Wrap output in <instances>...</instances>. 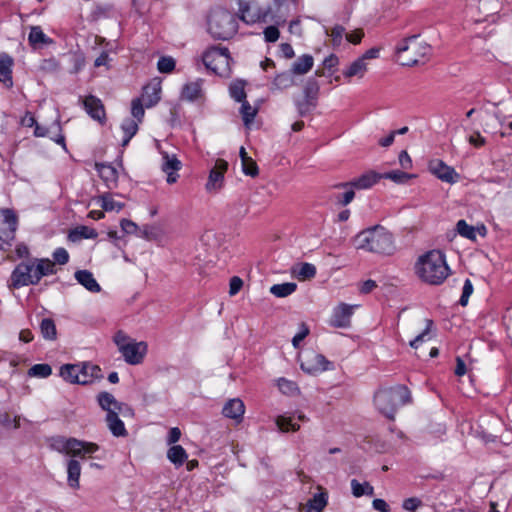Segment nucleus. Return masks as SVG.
<instances>
[{"label":"nucleus","instance_id":"nucleus-1","mask_svg":"<svg viewBox=\"0 0 512 512\" xmlns=\"http://www.w3.org/2000/svg\"><path fill=\"white\" fill-rule=\"evenodd\" d=\"M411 402V392L402 384L380 387L374 394L376 409L389 420H394L397 410Z\"/></svg>","mask_w":512,"mask_h":512},{"label":"nucleus","instance_id":"nucleus-2","mask_svg":"<svg viewBox=\"0 0 512 512\" xmlns=\"http://www.w3.org/2000/svg\"><path fill=\"white\" fill-rule=\"evenodd\" d=\"M415 269L418 277L430 285L441 284L450 272L445 257L439 250H432L421 256Z\"/></svg>","mask_w":512,"mask_h":512},{"label":"nucleus","instance_id":"nucleus-3","mask_svg":"<svg viewBox=\"0 0 512 512\" xmlns=\"http://www.w3.org/2000/svg\"><path fill=\"white\" fill-rule=\"evenodd\" d=\"M356 249L390 255L395 251L392 234L382 226L366 229L354 238Z\"/></svg>","mask_w":512,"mask_h":512},{"label":"nucleus","instance_id":"nucleus-4","mask_svg":"<svg viewBox=\"0 0 512 512\" xmlns=\"http://www.w3.org/2000/svg\"><path fill=\"white\" fill-rule=\"evenodd\" d=\"M431 47L413 35L402 40L396 47L397 61L403 66L417 65L426 59Z\"/></svg>","mask_w":512,"mask_h":512},{"label":"nucleus","instance_id":"nucleus-5","mask_svg":"<svg viewBox=\"0 0 512 512\" xmlns=\"http://www.w3.org/2000/svg\"><path fill=\"white\" fill-rule=\"evenodd\" d=\"M238 30V22L235 15L224 9L212 10L208 19V31L214 39L228 40Z\"/></svg>","mask_w":512,"mask_h":512},{"label":"nucleus","instance_id":"nucleus-6","mask_svg":"<svg viewBox=\"0 0 512 512\" xmlns=\"http://www.w3.org/2000/svg\"><path fill=\"white\" fill-rule=\"evenodd\" d=\"M203 63L207 69L221 77H227L231 72V58L226 47L211 46L203 54Z\"/></svg>","mask_w":512,"mask_h":512},{"label":"nucleus","instance_id":"nucleus-7","mask_svg":"<svg viewBox=\"0 0 512 512\" xmlns=\"http://www.w3.org/2000/svg\"><path fill=\"white\" fill-rule=\"evenodd\" d=\"M301 369L308 374H318L332 370L333 362L327 360L323 354H297Z\"/></svg>","mask_w":512,"mask_h":512},{"label":"nucleus","instance_id":"nucleus-8","mask_svg":"<svg viewBox=\"0 0 512 512\" xmlns=\"http://www.w3.org/2000/svg\"><path fill=\"white\" fill-rule=\"evenodd\" d=\"M240 19L247 24H254L265 19L267 11L256 0H236Z\"/></svg>","mask_w":512,"mask_h":512},{"label":"nucleus","instance_id":"nucleus-9","mask_svg":"<svg viewBox=\"0 0 512 512\" xmlns=\"http://www.w3.org/2000/svg\"><path fill=\"white\" fill-rule=\"evenodd\" d=\"M60 442L63 444L62 449L66 451V454L81 459H85L87 455H91L99 450V446L96 443L85 442L76 438L62 439Z\"/></svg>","mask_w":512,"mask_h":512},{"label":"nucleus","instance_id":"nucleus-10","mask_svg":"<svg viewBox=\"0 0 512 512\" xmlns=\"http://www.w3.org/2000/svg\"><path fill=\"white\" fill-rule=\"evenodd\" d=\"M12 285L15 288L37 284L39 282L34 263H20L14 269L11 276Z\"/></svg>","mask_w":512,"mask_h":512},{"label":"nucleus","instance_id":"nucleus-11","mask_svg":"<svg viewBox=\"0 0 512 512\" xmlns=\"http://www.w3.org/2000/svg\"><path fill=\"white\" fill-rule=\"evenodd\" d=\"M228 169L227 161L217 159L214 167L210 170L208 181L206 183V190L208 192L216 193L223 187L224 174Z\"/></svg>","mask_w":512,"mask_h":512},{"label":"nucleus","instance_id":"nucleus-12","mask_svg":"<svg viewBox=\"0 0 512 512\" xmlns=\"http://www.w3.org/2000/svg\"><path fill=\"white\" fill-rule=\"evenodd\" d=\"M114 342L120 352H146L148 350L147 342L136 341L122 331H118L115 334Z\"/></svg>","mask_w":512,"mask_h":512},{"label":"nucleus","instance_id":"nucleus-13","mask_svg":"<svg viewBox=\"0 0 512 512\" xmlns=\"http://www.w3.org/2000/svg\"><path fill=\"white\" fill-rule=\"evenodd\" d=\"M429 170L440 180L447 183H455L459 175L456 173L454 168L445 164L442 160L434 159L429 162Z\"/></svg>","mask_w":512,"mask_h":512},{"label":"nucleus","instance_id":"nucleus-14","mask_svg":"<svg viewBox=\"0 0 512 512\" xmlns=\"http://www.w3.org/2000/svg\"><path fill=\"white\" fill-rule=\"evenodd\" d=\"M355 307L357 306L348 305L346 303H340L337 307H335L331 317L332 326L339 328L349 327L351 323V316Z\"/></svg>","mask_w":512,"mask_h":512},{"label":"nucleus","instance_id":"nucleus-15","mask_svg":"<svg viewBox=\"0 0 512 512\" xmlns=\"http://www.w3.org/2000/svg\"><path fill=\"white\" fill-rule=\"evenodd\" d=\"M380 179H382V175L380 173L370 170L362 174L361 176L355 178L354 180L350 182L341 183L336 187H354L356 189H369L373 185H375Z\"/></svg>","mask_w":512,"mask_h":512},{"label":"nucleus","instance_id":"nucleus-16","mask_svg":"<svg viewBox=\"0 0 512 512\" xmlns=\"http://www.w3.org/2000/svg\"><path fill=\"white\" fill-rule=\"evenodd\" d=\"M162 171L167 174V183L173 184L177 181L179 175L177 172L181 169V162L177 159L175 154L162 152Z\"/></svg>","mask_w":512,"mask_h":512},{"label":"nucleus","instance_id":"nucleus-17","mask_svg":"<svg viewBox=\"0 0 512 512\" xmlns=\"http://www.w3.org/2000/svg\"><path fill=\"white\" fill-rule=\"evenodd\" d=\"M160 94L161 84L159 81L155 80L150 82L143 88V93L140 99L141 101H143L145 106L149 108L156 105L159 102L161 98Z\"/></svg>","mask_w":512,"mask_h":512},{"label":"nucleus","instance_id":"nucleus-18","mask_svg":"<svg viewBox=\"0 0 512 512\" xmlns=\"http://www.w3.org/2000/svg\"><path fill=\"white\" fill-rule=\"evenodd\" d=\"M0 216L2 224L8 225V230H3L6 239L13 240L18 227V216L14 210L9 208H0Z\"/></svg>","mask_w":512,"mask_h":512},{"label":"nucleus","instance_id":"nucleus-19","mask_svg":"<svg viewBox=\"0 0 512 512\" xmlns=\"http://www.w3.org/2000/svg\"><path fill=\"white\" fill-rule=\"evenodd\" d=\"M245 412V406L239 398L230 399L222 409V414L226 418L234 419L237 422L242 421Z\"/></svg>","mask_w":512,"mask_h":512},{"label":"nucleus","instance_id":"nucleus-20","mask_svg":"<svg viewBox=\"0 0 512 512\" xmlns=\"http://www.w3.org/2000/svg\"><path fill=\"white\" fill-rule=\"evenodd\" d=\"M83 104L85 110L93 119L101 121L105 117L104 106L100 99L95 96H87L84 99Z\"/></svg>","mask_w":512,"mask_h":512},{"label":"nucleus","instance_id":"nucleus-21","mask_svg":"<svg viewBox=\"0 0 512 512\" xmlns=\"http://www.w3.org/2000/svg\"><path fill=\"white\" fill-rule=\"evenodd\" d=\"M95 168L100 176V178L105 182L106 186L108 188H113L118 179V172L117 170L108 164H95Z\"/></svg>","mask_w":512,"mask_h":512},{"label":"nucleus","instance_id":"nucleus-22","mask_svg":"<svg viewBox=\"0 0 512 512\" xmlns=\"http://www.w3.org/2000/svg\"><path fill=\"white\" fill-rule=\"evenodd\" d=\"M12 65L13 59L7 55L2 54L0 56V82H2L7 88L12 87Z\"/></svg>","mask_w":512,"mask_h":512},{"label":"nucleus","instance_id":"nucleus-23","mask_svg":"<svg viewBox=\"0 0 512 512\" xmlns=\"http://www.w3.org/2000/svg\"><path fill=\"white\" fill-rule=\"evenodd\" d=\"M99 406L107 413L109 411H121L123 404L118 402L116 398L109 392L103 391L97 395Z\"/></svg>","mask_w":512,"mask_h":512},{"label":"nucleus","instance_id":"nucleus-24","mask_svg":"<svg viewBox=\"0 0 512 512\" xmlns=\"http://www.w3.org/2000/svg\"><path fill=\"white\" fill-rule=\"evenodd\" d=\"M76 280L84 286L88 291L96 293L101 290L93 274L88 270H79L75 272Z\"/></svg>","mask_w":512,"mask_h":512},{"label":"nucleus","instance_id":"nucleus-25","mask_svg":"<svg viewBox=\"0 0 512 512\" xmlns=\"http://www.w3.org/2000/svg\"><path fill=\"white\" fill-rule=\"evenodd\" d=\"M81 475V465L78 460L70 459L67 463V482L73 489L79 488V479Z\"/></svg>","mask_w":512,"mask_h":512},{"label":"nucleus","instance_id":"nucleus-26","mask_svg":"<svg viewBox=\"0 0 512 512\" xmlns=\"http://www.w3.org/2000/svg\"><path fill=\"white\" fill-rule=\"evenodd\" d=\"M106 421L112 434L116 437L125 436L127 431L123 421L118 417L117 411H109L106 415Z\"/></svg>","mask_w":512,"mask_h":512},{"label":"nucleus","instance_id":"nucleus-27","mask_svg":"<svg viewBox=\"0 0 512 512\" xmlns=\"http://www.w3.org/2000/svg\"><path fill=\"white\" fill-rule=\"evenodd\" d=\"M425 324L424 330L419 333L414 339L409 341V345L412 349L422 348V344L432 340L433 333L431 331L432 321L429 319H423Z\"/></svg>","mask_w":512,"mask_h":512},{"label":"nucleus","instance_id":"nucleus-28","mask_svg":"<svg viewBox=\"0 0 512 512\" xmlns=\"http://www.w3.org/2000/svg\"><path fill=\"white\" fill-rule=\"evenodd\" d=\"M472 364H473V360L471 359L470 354H463L462 356H457L454 374L457 377H462V376L468 374L470 380H472V375H471Z\"/></svg>","mask_w":512,"mask_h":512},{"label":"nucleus","instance_id":"nucleus-29","mask_svg":"<svg viewBox=\"0 0 512 512\" xmlns=\"http://www.w3.org/2000/svg\"><path fill=\"white\" fill-rule=\"evenodd\" d=\"M80 372L78 364H64L60 367L59 375L68 383L80 384Z\"/></svg>","mask_w":512,"mask_h":512},{"label":"nucleus","instance_id":"nucleus-30","mask_svg":"<svg viewBox=\"0 0 512 512\" xmlns=\"http://www.w3.org/2000/svg\"><path fill=\"white\" fill-rule=\"evenodd\" d=\"M97 204L104 210V211H116L119 212L124 208V203L115 201L113 199V195L110 193H104L96 198Z\"/></svg>","mask_w":512,"mask_h":512},{"label":"nucleus","instance_id":"nucleus-31","mask_svg":"<svg viewBox=\"0 0 512 512\" xmlns=\"http://www.w3.org/2000/svg\"><path fill=\"white\" fill-rule=\"evenodd\" d=\"M167 458L178 468L185 463L188 455L181 445H173L167 451Z\"/></svg>","mask_w":512,"mask_h":512},{"label":"nucleus","instance_id":"nucleus-32","mask_svg":"<svg viewBox=\"0 0 512 512\" xmlns=\"http://www.w3.org/2000/svg\"><path fill=\"white\" fill-rule=\"evenodd\" d=\"M313 57L305 54L299 57L292 65L291 72L297 75L306 74L313 67Z\"/></svg>","mask_w":512,"mask_h":512},{"label":"nucleus","instance_id":"nucleus-33","mask_svg":"<svg viewBox=\"0 0 512 512\" xmlns=\"http://www.w3.org/2000/svg\"><path fill=\"white\" fill-rule=\"evenodd\" d=\"M328 503V494L321 491L315 494L307 503V512H322Z\"/></svg>","mask_w":512,"mask_h":512},{"label":"nucleus","instance_id":"nucleus-34","mask_svg":"<svg viewBox=\"0 0 512 512\" xmlns=\"http://www.w3.org/2000/svg\"><path fill=\"white\" fill-rule=\"evenodd\" d=\"M367 71V63L363 61V59L358 58L353 63H351L345 70H343V75L346 78H351L357 76L362 78Z\"/></svg>","mask_w":512,"mask_h":512},{"label":"nucleus","instance_id":"nucleus-35","mask_svg":"<svg viewBox=\"0 0 512 512\" xmlns=\"http://www.w3.org/2000/svg\"><path fill=\"white\" fill-rule=\"evenodd\" d=\"M182 97L188 101H195L202 97L201 81L186 84L182 89Z\"/></svg>","mask_w":512,"mask_h":512},{"label":"nucleus","instance_id":"nucleus-36","mask_svg":"<svg viewBox=\"0 0 512 512\" xmlns=\"http://www.w3.org/2000/svg\"><path fill=\"white\" fill-rule=\"evenodd\" d=\"M296 288L297 285L294 282L275 284L270 287V293L275 297L284 298L294 293Z\"/></svg>","mask_w":512,"mask_h":512},{"label":"nucleus","instance_id":"nucleus-37","mask_svg":"<svg viewBox=\"0 0 512 512\" xmlns=\"http://www.w3.org/2000/svg\"><path fill=\"white\" fill-rule=\"evenodd\" d=\"M28 40L30 45L33 47H37L40 44H46L50 42L39 26L31 27Z\"/></svg>","mask_w":512,"mask_h":512},{"label":"nucleus","instance_id":"nucleus-38","mask_svg":"<svg viewBox=\"0 0 512 512\" xmlns=\"http://www.w3.org/2000/svg\"><path fill=\"white\" fill-rule=\"evenodd\" d=\"M291 71H285L278 74L273 81V85L280 90L287 89L294 85V77Z\"/></svg>","mask_w":512,"mask_h":512},{"label":"nucleus","instance_id":"nucleus-39","mask_svg":"<svg viewBox=\"0 0 512 512\" xmlns=\"http://www.w3.org/2000/svg\"><path fill=\"white\" fill-rule=\"evenodd\" d=\"M37 264L35 265L36 274L38 279L40 280L43 276L54 274V262L49 259H39L36 260Z\"/></svg>","mask_w":512,"mask_h":512},{"label":"nucleus","instance_id":"nucleus-40","mask_svg":"<svg viewBox=\"0 0 512 512\" xmlns=\"http://www.w3.org/2000/svg\"><path fill=\"white\" fill-rule=\"evenodd\" d=\"M121 128L125 133V138L122 141V146L125 147L128 145L131 138L136 134L138 130V124L133 119H126L123 121Z\"/></svg>","mask_w":512,"mask_h":512},{"label":"nucleus","instance_id":"nucleus-41","mask_svg":"<svg viewBox=\"0 0 512 512\" xmlns=\"http://www.w3.org/2000/svg\"><path fill=\"white\" fill-rule=\"evenodd\" d=\"M245 82L242 80H236L231 83L229 87V92L231 97L237 102H242L246 99L245 93Z\"/></svg>","mask_w":512,"mask_h":512},{"label":"nucleus","instance_id":"nucleus-42","mask_svg":"<svg viewBox=\"0 0 512 512\" xmlns=\"http://www.w3.org/2000/svg\"><path fill=\"white\" fill-rule=\"evenodd\" d=\"M51 373H52V368L49 364H46V363L35 364L28 371L29 376L40 377V378H46V377L50 376Z\"/></svg>","mask_w":512,"mask_h":512},{"label":"nucleus","instance_id":"nucleus-43","mask_svg":"<svg viewBox=\"0 0 512 512\" xmlns=\"http://www.w3.org/2000/svg\"><path fill=\"white\" fill-rule=\"evenodd\" d=\"M276 424L282 432L297 431L300 428V425L294 422L292 418L285 416H279Z\"/></svg>","mask_w":512,"mask_h":512},{"label":"nucleus","instance_id":"nucleus-44","mask_svg":"<svg viewBox=\"0 0 512 512\" xmlns=\"http://www.w3.org/2000/svg\"><path fill=\"white\" fill-rule=\"evenodd\" d=\"M381 175H382V178L390 179L391 181L398 183V184H403V183L407 182L409 179L414 177V175H412V174H408L406 172L399 171V170L387 172V173H384Z\"/></svg>","mask_w":512,"mask_h":512},{"label":"nucleus","instance_id":"nucleus-45","mask_svg":"<svg viewBox=\"0 0 512 512\" xmlns=\"http://www.w3.org/2000/svg\"><path fill=\"white\" fill-rule=\"evenodd\" d=\"M240 112L242 114L244 124L248 126L253 122L257 114V109L252 107L246 100H244L242 101Z\"/></svg>","mask_w":512,"mask_h":512},{"label":"nucleus","instance_id":"nucleus-46","mask_svg":"<svg viewBox=\"0 0 512 512\" xmlns=\"http://www.w3.org/2000/svg\"><path fill=\"white\" fill-rule=\"evenodd\" d=\"M319 84L316 79L310 78L304 87V97L317 102Z\"/></svg>","mask_w":512,"mask_h":512},{"label":"nucleus","instance_id":"nucleus-47","mask_svg":"<svg viewBox=\"0 0 512 512\" xmlns=\"http://www.w3.org/2000/svg\"><path fill=\"white\" fill-rule=\"evenodd\" d=\"M457 232L468 239L474 240L476 238V228L468 225L465 220H459L456 224Z\"/></svg>","mask_w":512,"mask_h":512},{"label":"nucleus","instance_id":"nucleus-48","mask_svg":"<svg viewBox=\"0 0 512 512\" xmlns=\"http://www.w3.org/2000/svg\"><path fill=\"white\" fill-rule=\"evenodd\" d=\"M40 330L44 338L54 339L56 336V327L51 319H43L40 324Z\"/></svg>","mask_w":512,"mask_h":512},{"label":"nucleus","instance_id":"nucleus-49","mask_svg":"<svg viewBox=\"0 0 512 512\" xmlns=\"http://www.w3.org/2000/svg\"><path fill=\"white\" fill-rule=\"evenodd\" d=\"M295 105L297 107L298 114L300 116H305L316 107L317 103L316 101L304 97L303 100H296Z\"/></svg>","mask_w":512,"mask_h":512},{"label":"nucleus","instance_id":"nucleus-50","mask_svg":"<svg viewBox=\"0 0 512 512\" xmlns=\"http://www.w3.org/2000/svg\"><path fill=\"white\" fill-rule=\"evenodd\" d=\"M279 390L285 395H294L297 393L298 388L295 382L280 378L277 382Z\"/></svg>","mask_w":512,"mask_h":512},{"label":"nucleus","instance_id":"nucleus-51","mask_svg":"<svg viewBox=\"0 0 512 512\" xmlns=\"http://www.w3.org/2000/svg\"><path fill=\"white\" fill-rule=\"evenodd\" d=\"M316 274V267L310 263H303L297 271V276L301 280L313 278Z\"/></svg>","mask_w":512,"mask_h":512},{"label":"nucleus","instance_id":"nucleus-52","mask_svg":"<svg viewBox=\"0 0 512 512\" xmlns=\"http://www.w3.org/2000/svg\"><path fill=\"white\" fill-rule=\"evenodd\" d=\"M78 365L80 370V372H78L80 374V385H88L92 383L94 380L93 376H90V363L83 362Z\"/></svg>","mask_w":512,"mask_h":512},{"label":"nucleus","instance_id":"nucleus-53","mask_svg":"<svg viewBox=\"0 0 512 512\" xmlns=\"http://www.w3.org/2000/svg\"><path fill=\"white\" fill-rule=\"evenodd\" d=\"M157 68L161 73H170L175 68V60L172 57H161L157 63Z\"/></svg>","mask_w":512,"mask_h":512},{"label":"nucleus","instance_id":"nucleus-54","mask_svg":"<svg viewBox=\"0 0 512 512\" xmlns=\"http://www.w3.org/2000/svg\"><path fill=\"white\" fill-rule=\"evenodd\" d=\"M242 171L245 175L251 177H256L259 174L258 166L251 157L247 161L242 162Z\"/></svg>","mask_w":512,"mask_h":512},{"label":"nucleus","instance_id":"nucleus-55","mask_svg":"<svg viewBox=\"0 0 512 512\" xmlns=\"http://www.w3.org/2000/svg\"><path fill=\"white\" fill-rule=\"evenodd\" d=\"M144 105L143 101L139 98L134 99L131 104V113L139 122L144 116Z\"/></svg>","mask_w":512,"mask_h":512},{"label":"nucleus","instance_id":"nucleus-56","mask_svg":"<svg viewBox=\"0 0 512 512\" xmlns=\"http://www.w3.org/2000/svg\"><path fill=\"white\" fill-rule=\"evenodd\" d=\"M473 293V285L472 282L469 279H466L464 282V286L462 289V295L460 297L459 303L462 306H466L469 300V297Z\"/></svg>","mask_w":512,"mask_h":512},{"label":"nucleus","instance_id":"nucleus-57","mask_svg":"<svg viewBox=\"0 0 512 512\" xmlns=\"http://www.w3.org/2000/svg\"><path fill=\"white\" fill-rule=\"evenodd\" d=\"M353 188L354 187H346L345 189L347 190L343 194L337 195V202L343 206L348 205L354 199L355 196Z\"/></svg>","mask_w":512,"mask_h":512},{"label":"nucleus","instance_id":"nucleus-58","mask_svg":"<svg viewBox=\"0 0 512 512\" xmlns=\"http://www.w3.org/2000/svg\"><path fill=\"white\" fill-rule=\"evenodd\" d=\"M120 226L122 231L126 234H138L140 228L136 223L128 219H122Z\"/></svg>","mask_w":512,"mask_h":512},{"label":"nucleus","instance_id":"nucleus-59","mask_svg":"<svg viewBox=\"0 0 512 512\" xmlns=\"http://www.w3.org/2000/svg\"><path fill=\"white\" fill-rule=\"evenodd\" d=\"M422 505V501L419 498L411 497L403 501L402 507L410 512H415Z\"/></svg>","mask_w":512,"mask_h":512},{"label":"nucleus","instance_id":"nucleus-60","mask_svg":"<svg viewBox=\"0 0 512 512\" xmlns=\"http://www.w3.org/2000/svg\"><path fill=\"white\" fill-rule=\"evenodd\" d=\"M309 334V328L301 323L299 332L293 337L292 343L295 349L299 348V343Z\"/></svg>","mask_w":512,"mask_h":512},{"label":"nucleus","instance_id":"nucleus-61","mask_svg":"<svg viewBox=\"0 0 512 512\" xmlns=\"http://www.w3.org/2000/svg\"><path fill=\"white\" fill-rule=\"evenodd\" d=\"M263 33L267 42H276L280 35L278 28L275 26L266 27Z\"/></svg>","mask_w":512,"mask_h":512},{"label":"nucleus","instance_id":"nucleus-62","mask_svg":"<svg viewBox=\"0 0 512 512\" xmlns=\"http://www.w3.org/2000/svg\"><path fill=\"white\" fill-rule=\"evenodd\" d=\"M54 261L59 263L60 265H64L69 260V254L66 249L58 248L53 253Z\"/></svg>","mask_w":512,"mask_h":512},{"label":"nucleus","instance_id":"nucleus-63","mask_svg":"<svg viewBox=\"0 0 512 512\" xmlns=\"http://www.w3.org/2000/svg\"><path fill=\"white\" fill-rule=\"evenodd\" d=\"M344 33L345 28L343 26L337 25L334 28H332L330 36L332 37L334 45H340Z\"/></svg>","mask_w":512,"mask_h":512},{"label":"nucleus","instance_id":"nucleus-64","mask_svg":"<svg viewBox=\"0 0 512 512\" xmlns=\"http://www.w3.org/2000/svg\"><path fill=\"white\" fill-rule=\"evenodd\" d=\"M243 281L241 278L234 276L230 279L229 283V294L231 296L236 295L242 288Z\"/></svg>","mask_w":512,"mask_h":512}]
</instances>
